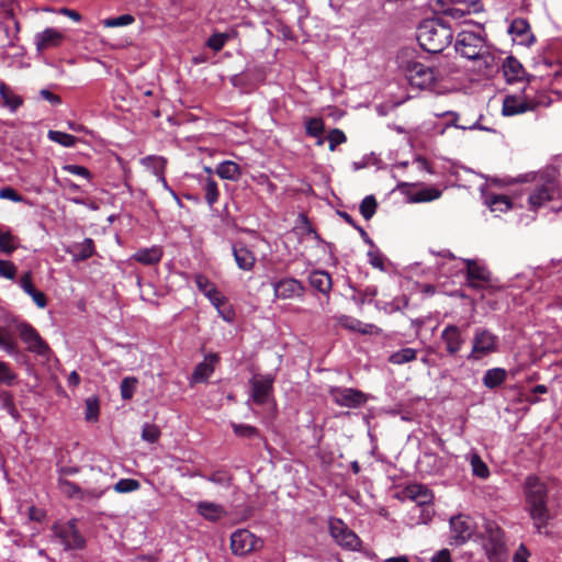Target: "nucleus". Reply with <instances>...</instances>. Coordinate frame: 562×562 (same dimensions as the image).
Segmentation results:
<instances>
[{"instance_id":"nucleus-1","label":"nucleus","mask_w":562,"mask_h":562,"mask_svg":"<svg viewBox=\"0 0 562 562\" xmlns=\"http://www.w3.org/2000/svg\"><path fill=\"white\" fill-rule=\"evenodd\" d=\"M526 181H533L535 188L528 196V210L537 212L560 194V183L553 168H544L526 175Z\"/></svg>"},{"instance_id":"nucleus-2","label":"nucleus","mask_w":562,"mask_h":562,"mask_svg":"<svg viewBox=\"0 0 562 562\" xmlns=\"http://www.w3.org/2000/svg\"><path fill=\"white\" fill-rule=\"evenodd\" d=\"M451 27L440 19L425 20L417 32L420 47L431 54L441 53L452 41Z\"/></svg>"},{"instance_id":"nucleus-3","label":"nucleus","mask_w":562,"mask_h":562,"mask_svg":"<svg viewBox=\"0 0 562 562\" xmlns=\"http://www.w3.org/2000/svg\"><path fill=\"white\" fill-rule=\"evenodd\" d=\"M456 52L469 60H482L488 65L493 58L486 43L484 30L477 32L463 30L458 33L454 44Z\"/></svg>"},{"instance_id":"nucleus-4","label":"nucleus","mask_w":562,"mask_h":562,"mask_svg":"<svg viewBox=\"0 0 562 562\" xmlns=\"http://www.w3.org/2000/svg\"><path fill=\"white\" fill-rule=\"evenodd\" d=\"M483 549L490 562H502L506 553V540L502 528L492 520H485Z\"/></svg>"},{"instance_id":"nucleus-5","label":"nucleus","mask_w":562,"mask_h":562,"mask_svg":"<svg viewBox=\"0 0 562 562\" xmlns=\"http://www.w3.org/2000/svg\"><path fill=\"white\" fill-rule=\"evenodd\" d=\"M53 540L63 546L65 551L82 550L86 539L77 528V519L58 521L52 526Z\"/></svg>"},{"instance_id":"nucleus-6","label":"nucleus","mask_w":562,"mask_h":562,"mask_svg":"<svg viewBox=\"0 0 562 562\" xmlns=\"http://www.w3.org/2000/svg\"><path fill=\"white\" fill-rule=\"evenodd\" d=\"M498 336L486 328H475L472 338V348L467 356L469 361H480L498 350Z\"/></svg>"},{"instance_id":"nucleus-7","label":"nucleus","mask_w":562,"mask_h":562,"mask_svg":"<svg viewBox=\"0 0 562 562\" xmlns=\"http://www.w3.org/2000/svg\"><path fill=\"white\" fill-rule=\"evenodd\" d=\"M403 69L408 82L419 89H428L437 80L435 69L417 60L407 61Z\"/></svg>"},{"instance_id":"nucleus-8","label":"nucleus","mask_w":562,"mask_h":562,"mask_svg":"<svg viewBox=\"0 0 562 562\" xmlns=\"http://www.w3.org/2000/svg\"><path fill=\"white\" fill-rule=\"evenodd\" d=\"M329 395L336 405L346 408H360L369 400L368 394L352 387L331 386Z\"/></svg>"},{"instance_id":"nucleus-9","label":"nucleus","mask_w":562,"mask_h":562,"mask_svg":"<svg viewBox=\"0 0 562 562\" xmlns=\"http://www.w3.org/2000/svg\"><path fill=\"white\" fill-rule=\"evenodd\" d=\"M329 531L334 540L344 549L358 551L361 540L341 519H330Z\"/></svg>"},{"instance_id":"nucleus-10","label":"nucleus","mask_w":562,"mask_h":562,"mask_svg":"<svg viewBox=\"0 0 562 562\" xmlns=\"http://www.w3.org/2000/svg\"><path fill=\"white\" fill-rule=\"evenodd\" d=\"M274 376L272 374H258L249 380L250 397L257 405L269 403L273 394Z\"/></svg>"},{"instance_id":"nucleus-11","label":"nucleus","mask_w":562,"mask_h":562,"mask_svg":"<svg viewBox=\"0 0 562 562\" xmlns=\"http://www.w3.org/2000/svg\"><path fill=\"white\" fill-rule=\"evenodd\" d=\"M263 542L247 529H238L231 536V549L236 555H246L261 549Z\"/></svg>"},{"instance_id":"nucleus-12","label":"nucleus","mask_w":562,"mask_h":562,"mask_svg":"<svg viewBox=\"0 0 562 562\" xmlns=\"http://www.w3.org/2000/svg\"><path fill=\"white\" fill-rule=\"evenodd\" d=\"M467 266V284L475 290H484L492 286V274L488 269L472 259H464Z\"/></svg>"},{"instance_id":"nucleus-13","label":"nucleus","mask_w":562,"mask_h":562,"mask_svg":"<svg viewBox=\"0 0 562 562\" xmlns=\"http://www.w3.org/2000/svg\"><path fill=\"white\" fill-rule=\"evenodd\" d=\"M16 330L22 341L27 346L31 352L44 356L49 351L48 345L42 339L38 331L29 323H20Z\"/></svg>"},{"instance_id":"nucleus-14","label":"nucleus","mask_w":562,"mask_h":562,"mask_svg":"<svg viewBox=\"0 0 562 562\" xmlns=\"http://www.w3.org/2000/svg\"><path fill=\"white\" fill-rule=\"evenodd\" d=\"M274 297L279 300H292L302 297L305 292L303 283L294 278H282L271 282Z\"/></svg>"},{"instance_id":"nucleus-15","label":"nucleus","mask_w":562,"mask_h":562,"mask_svg":"<svg viewBox=\"0 0 562 562\" xmlns=\"http://www.w3.org/2000/svg\"><path fill=\"white\" fill-rule=\"evenodd\" d=\"M524 494L526 506L548 503L547 485L537 475L531 474L526 477Z\"/></svg>"},{"instance_id":"nucleus-16","label":"nucleus","mask_w":562,"mask_h":562,"mask_svg":"<svg viewBox=\"0 0 562 562\" xmlns=\"http://www.w3.org/2000/svg\"><path fill=\"white\" fill-rule=\"evenodd\" d=\"M474 533V527L469 517L458 515L450 519V537L454 544L465 543Z\"/></svg>"},{"instance_id":"nucleus-17","label":"nucleus","mask_w":562,"mask_h":562,"mask_svg":"<svg viewBox=\"0 0 562 562\" xmlns=\"http://www.w3.org/2000/svg\"><path fill=\"white\" fill-rule=\"evenodd\" d=\"M526 510L528 512L529 517L532 520V525L536 532L539 535H544L547 537L551 536V531H549L548 529L551 519L548 503L528 505L526 506Z\"/></svg>"},{"instance_id":"nucleus-18","label":"nucleus","mask_w":562,"mask_h":562,"mask_svg":"<svg viewBox=\"0 0 562 562\" xmlns=\"http://www.w3.org/2000/svg\"><path fill=\"white\" fill-rule=\"evenodd\" d=\"M538 104V102L520 95H506L503 100L502 114L504 116L522 114L528 111H535Z\"/></svg>"},{"instance_id":"nucleus-19","label":"nucleus","mask_w":562,"mask_h":562,"mask_svg":"<svg viewBox=\"0 0 562 562\" xmlns=\"http://www.w3.org/2000/svg\"><path fill=\"white\" fill-rule=\"evenodd\" d=\"M508 33L520 45L530 46L536 42V37L531 32V27L527 19L516 18L512 21Z\"/></svg>"},{"instance_id":"nucleus-20","label":"nucleus","mask_w":562,"mask_h":562,"mask_svg":"<svg viewBox=\"0 0 562 562\" xmlns=\"http://www.w3.org/2000/svg\"><path fill=\"white\" fill-rule=\"evenodd\" d=\"M446 345V351L450 356L457 355L463 347L464 337L461 329L456 325H447L440 335Z\"/></svg>"},{"instance_id":"nucleus-21","label":"nucleus","mask_w":562,"mask_h":562,"mask_svg":"<svg viewBox=\"0 0 562 562\" xmlns=\"http://www.w3.org/2000/svg\"><path fill=\"white\" fill-rule=\"evenodd\" d=\"M64 38L65 35L63 32L47 27L35 35L34 43L38 52H44L60 46Z\"/></svg>"},{"instance_id":"nucleus-22","label":"nucleus","mask_w":562,"mask_h":562,"mask_svg":"<svg viewBox=\"0 0 562 562\" xmlns=\"http://www.w3.org/2000/svg\"><path fill=\"white\" fill-rule=\"evenodd\" d=\"M143 166L156 178L157 182H161L165 189H169L165 178V158L160 156H149L146 159H143Z\"/></svg>"},{"instance_id":"nucleus-23","label":"nucleus","mask_w":562,"mask_h":562,"mask_svg":"<svg viewBox=\"0 0 562 562\" xmlns=\"http://www.w3.org/2000/svg\"><path fill=\"white\" fill-rule=\"evenodd\" d=\"M232 250L236 265L239 269L250 271L254 268L256 257L245 245L235 244L233 245Z\"/></svg>"},{"instance_id":"nucleus-24","label":"nucleus","mask_w":562,"mask_h":562,"mask_svg":"<svg viewBox=\"0 0 562 562\" xmlns=\"http://www.w3.org/2000/svg\"><path fill=\"white\" fill-rule=\"evenodd\" d=\"M220 357L217 353H210L205 356L204 361L195 367L192 373V380L194 382H203L207 380L214 372V366Z\"/></svg>"},{"instance_id":"nucleus-25","label":"nucleus","mask_w":562,"mask_h":562,"mask_svg":"<svg viewBox=\"0 0 562 562\" xmlns=\"http://www.w3.org/2000/svg\"><path fill=\"white\" fill-rule=\"evenodd\" d=\"M196 512L209 521H217L226 515L224 506L209 501L199 502L196 504Z\"/></svg>"},{"instance_id":"nucleus-26","label":"nucleus","mask_w":562,"mask_h":562,"mask_svg":"<svg viewBox=\"0 0 562 562\" xmlns=\"http://www.w3.org/2000/svg\"><path fill=\"white\" fill-rule=\"evenodd\" d=\"M213 306L217 310L218 315L226 322L234 319L235 313L233 308L227 304V299L215 289L211 294L206 296Z\"/></svg>"},{"instance_id":"nucleus-27","label":"nucleus","mask_w":562,"mask_h":562,"mask_svg":"<svg viewBox=\"0 0 562 562\" xmlns=\"http://www.w3.org/2000/svg\"><path fill=\"white\" fill-rule=\"evenodd\" d=\"M503 74L507 82H515L524 79L525 69L518 59L508 56L503 63Z\"/></svg>"},{"instance_id":"nucleus-28","label":"nucleus","mask_w":562,"mask_h":562,"mask_svg":"<svg viewBox=\"0 0 562 562\" xmlns=\"http://www.w3.org/2000/svg\"><path fill=\"white\" fill-rule=\"evenodd\" d=\"M310 284L313 289L323 294H329L333 283L328 272L324 270H315L308 277Z\"/></svg>"},{"instance_id":"nucleus-29","label":"nucleus","mask_w":562,"mask_h":562,"mask_svg":"<svg viewBox=\"0 0 562 562\" xmlns=\"http://www.w3.org/2000/svg\"><path fill=\"white\" fill-rule=\"evenodd\" d=\"M406 495L419 506L430 504L434 498L431 491L423 484L408 485Z\"/></svg>"},{"instance_id":"nucleus-30","label":"nucleus","mask_w":562,"mask_h":562,"mask_svg":"<svg viewBox=\"0 0 562 562\" xmlns=\"http://www.w3.org/2000/svg\"><path fill=\"white\" fill-rule=\"evenodd\" d=\"M215 172L222 179L237 181L241 176V169L238 164L232 160H225L217 165Z\"/></svg>"},{"instance_id":"nucleus-31","label":"nucleus","mask_w":562,"mask_h":562,"mask_svg":"<svg viewBox=\"0 0 562 562\" xmlns=\"http://www.w3.org/2000/svg\"><path fill=\"white\" fill-rule=\"evenodd\" d=\"M485 204L492 212H507L512 209V200L504 194H487L485 195Z\"/></svg>"},{"instance_id":"nucleus-32","label":"nucleus","mask_w":562,"mask_h":562,"mask_svg":"<svg viewBox=\"0 0 562 562\" xmlns=\"http://www.w3.org/2000/svg\"><path fill=\"white\" fill-rule=\"evenodd\" d=\"M507 378V372L503 368L488 369L483 376V384L487 389H495L502 385Z\"/></svg>"},{"instance_id":"nucleus-33","label":"nucleus","mask_w":562,"mask_h":562,"mask_svg":"<svg viewBox=\"0 0 562 562\" xmlns=\"http://www.w3.org/2000/svg\"><path fill=\"white\" fill-rule=\"evenodd\" d=\"M94 254V243L91 238H85L72 246V256L76 261H83Z\"/></svg>"},{"instance_id":"nucleus-34","label":"nucleus","mask_w":562,"mask_h":562,"mask_svg":"<svg viewBox=\"0 0 562 562\" xmlns=\"http://www.w3.org/2000/svg\"><path fill=\"white\" fill-rule=\"evenodd\" d=\"M0 409L4 411L15 422L21 417L15 406L13 394L7 390H0Z\"/></svg>"},{"instance_id":"nucleus-35","label":"nucleus","mask_w":562,"mask_h":562,"mask_svg":"<svg viewBox=\"0 0 562 562\" xmlns=\"http://www.w3.org/2000/svg\"><path fill=\"white\" fill-rule=\"evenodd\" d=\"M19 247V239L10 229H3L0 225V252L11 255Z\"/></svg>"},{"instance_id":"nucleus-36","label":"nucleus","mask_w":562,"mask_h":562,"mask_svg":"<svg viewBox=\"0 0 562 562\" xmlns=\"http://www.w3.org/2000/svg\"><path fill=\"white\" fill-rule=\"evenodd\" d=\"M418 350L414 348H403L395 352H393L389 357V362L396 366H402L408 362H412L417 359Z\"/></svg>"},{"instance_id":"nucleus-37","label":"nucleus","mask_w":562,"mask_h":562,"mask_svg":"<svg viewBox=\"0 0 562 562\" xmlns=\"http://www.w3.org/2000/svg\"><path fill=\"white\" fill-rule=\"evenodd\" d=\"M58 490L69 498H82L83 492L79 485L64 477H58Z\"/></svg>"},{"instance_id":"nucleus-38","label":"nucleus","mask_w":562,"mask_h":562,"mask_svg":"<svg viewBox=\"0 0 562 562\" xmlns=\"http://www.w3.org/2000/svg\"><path fill=\"white\" fill-rule=\"evenodd\" d=\"M339 324L347 329L362 334H370L371 329L373 328V325L363 324L360 321L349 316L339 317Z\"/></svg>"},{"instance_id":"nucleus-39","label":"nucleus","mask_w":562,"mask_h":562,"mask_svg":"<svg viewBox=\"0 0 562 562\" xmlns=\"http://www.w3.org/2000/svg\"><path fill=\"white\" fill-rule=\"evenodd\" d=\"M47 137L49 140L55 142L67 148L75 147L77 144V137L60 131H48Z\"/></svg>"},{"instance_id":"nucleus-40","label":"nucleus","mask_w":562,"mask_h":562,"mask_svg":"<svg viewBox=\"0 0 562 562\" xmlns=\"http://www.w3.org/2000/svg\"><path fill=\"white\" fill-rule=\"evenodd\" d=\"M204 199L210 206H213L218 200V188L212 177H207L203 183Z\"/></svg>"},{"instance_id":"nucleus-41","label":"nucleus","mask_w":562,"mask_h":562,"mask_svg":"<svg viewBox=\"0 0 562 562\" xmlns=\"http://www.w3.org/2000/svg\"><path fill=\"white\" fill-rule=\"evenodd\" d=\"M0 95L11 111H15L23 102L21 97L13 93L5 83L0 85Z\"/></svg>"},{"instance_id":"nucleus-42","label":"nucleus","mask_w":562,"mask_h":562,"mask_svg":"<svg viewBox=\"0 0 562 562\" xmlns=\"http://www.w3.org/2000/svg\"><path fill=\"white\" fill-rule=\"evenodd\" d=\"M441 195V191L438 190L437 188H434V187H429V188H423L418 191H416L411 200L412 202H415V203H420V202H430V201H434L438 198H440Z\"/></svg>"},{"instance_id":"nucleus-43","label":"nucleus","mask_w":562,"mask_h":562,"mask_svg":"<svg viewBox=\"0 0 562 562\" xmlns=\"http://www.w3.org/2000/svg\"><path fill=\"white\" fill-rule=\"evenodd\" d=\"M18 374L12 367L0 360V385L12 386L16 383Z\"/></svg>"},{"instance_id":"nucleus-44","label":"nucleus","mask_w":562,"mask_h":562,"mask_svg":"<svg viewBox=\"0 0 562 562\" xmlns=\"http://www.w3.org/2000/svg\"><path fill=\"white\" fill-rule=\"evenodd\" d=\"M470 464L472 473L480 479H487L490 476V470L486 463L476 453H473L470 458Z\"/></svg>"},{"instance_id":"nucleus-45","label":"nucleus","mask_w":562,"mask_h":562,"mask_svg":"<svg viewBox=\"0 0 562 562\" xmlns=\"http://www.w3.org/2000/svg\"><path fill=\"white\" fill-rule=\"evenodd\" d=\"M0 349L4 350L9 355L16 352V342L11 333L3 327H0Z\"/></svg>"},{"instance_id":"nucleus-46","label":"nucleus","mask_w":562,"mask_h":562,"mask_svg":"<svg viewBox=\"0 0 562 562\" xmlns=\"http://www.w3.org/2000/svg\"><path fill=\"white\" fill-rule=\"evenodd\" d=\"M138 380L134 376L124 378L120 385V392L123 400H131L137 389Z\"/></svg>"},{"instance_id":"nucleus-47","label":"nucleus","mask_w":562,"mask_h":562,"mask_svg":"<svg viewBox=\"0 0 562 562\" xmlns=\"http://www.w3.org/2000/svg\"><path fill=\"white\" fill-rule=\"evenodd\" d=\"M231 38V33H214L209 37L206 46L217 53L225 46L227 41Z\"/></svg>"},{"instance_id":"nucleus-48","label":"nucleus","mask_w":562,"mask_h":562,"mask_svg":"<svg viewBox=\"0 0 562 562\" xmlns=\"http://www.w3.org/2000/svg\"><path fill=\"white\" fill-rule=\"evenodd\" d=\"M325 125L321 117H311L305 122L306 134L311 137H319L324 133Z\"/></svg>"},{"instance_id":"nucleus-49","label":"nucleus","mask_w":562,"mask_h":562,"mask_svg":"<svg viewBox=\"0 0 562 562\" xmlns=\"http://www.w3.org/2000/svg\"><path fill=\"white\" fill-rule=\"evenodd\" d=\"M378 203L373 195H367L360 203V213L364 220H370L376 211Z\"/></svg>"},{"instance_id":"nucleus-50","label":"nucleus","mask_w":562,"mask_h":562,"mask_svg":"<svg viewBox=\"0 0 562 562\" xmlns=\"http://www.w3.org/2000/svg\"><path fill=\"white\" fill-rule=\"evenodd\" d=\"M86 412L85 418L87 422H97L99 418L100 406L99 401L95 396L88 397L86 400Z\"/></svg>"},{"instance_id":"nucleus-51","label":"nucleus","mask_w":562,"mask_h":562,"mask_svg":"<svg viewBox=\"0 0 562 562\" xmlns=\"http://www.w3.org/2000/svg\"><path fill=\"white\" fill-rule=\"evenodd\" d=\"M202 477L206 481H210V482H212L216 485H221V486H229L232 483V475L227 471H224V470L215 471V472L211 473L210 475H202Z\"/></svg>"},{"instance_id":"nucleus-52","label":"nucleus","mask_w":562,"mask_h":562,"mask_svg":"<svg viewBox=\"0 0 562 562\" xmlns=\"http://www.w3.org/2000/svg\"><path fill=\"white\" fill-rule=\"evenodd\" d=\"M135 18L132 14H122L115 18H109L101 21L104 27H119L132 24Z\"/></svg>"},{"instance_id":"nucleus-53","label":"nucleus","mask_w":562,"mask_h":562,"mask_svg":"<svg viewBox=\"0 0 562 562\" xmlns=\"http://www.w3.org/2000/svg\"><path fill=\"white\" fill-rule=\"evenodd\" d=\"M233 431L238 437L244 438H254L259 437V430L250 425H244V424H232Z\"/></svg>"},{"instance_id":"nucleus-54","label":"nucleus","mask_w":562,"mask_h":562,"mask_svg":"<svg viewBox=\"0 0 562 562\" xmlns=\"http://www.w3.org/2000/svg\"><path fill=\"white\" fill-rule=\"evenodd\" d=\"M139 482L135 479H121L114 485L117 493H128L138 490Z\"/></svg>"},{"instance_id":"nucleus-55","label":"nucleus","mask_w":562,"mask_h":562,"mask_svg":"<svg viewBox=\"0 0 562 562\" xmlns=\"http://www.w3.org/2000/svg\"><path fill=\"white\" fill-rule=\"evenodd\" d=\"M162 256V250L158 246H154L151 248L143 250V265H154L157 263Z\"/></svg>"},{"instance_id":"nucleus-56","label":"nucleus","mask_w":562,"mask_h":562,"mask_svg":"<svg viewBox=\"0 0 562 562\" xmlns=\"http://www.w3.org/2000/svg\"><path fill=\"white\" fill-rule=\"evenodd\" d=\"M327 139L329 143V150L334 151L338 145L346 143L347 137L341 130L334 128L328 133Z\"/></svg>"},{"instance_id":"nucleus-57","label":"nucleus","mask_w":562,"mask_h":562,"mask_svg":"<svg viewBox=\"0 0 562 562\" xmlns=\"http://www.w3.org/2000/svg\"><path fill=\"white\" fill-rule=\"evenodd\" d=\"M194 282L198 286V289L207 296L211 294L215 289V284L212 283L203 274H196L194 278Z\"/></svg>"},{"instance_id":"nucleus-58","label":"nucleus","mask_w":562,"mask_h":562,"mask_svg":"<svg viewBox=\"0 0 562 562\" xmlns=\"http://www.w3.org/2000/svg\"><path fill=\"white\" fill-rule=\"evenodd\" d=\"M16 274V267L9 260L0 259V277L13 280Z\"/></svg>"},{"instance_id":"nucleus-59","label":"nucleus","mask_w":562,"mask_h":562,"mask_svg":"<svg viewBox=\"0 0 562 562\" xmlns=\"http://www.w3.org/2000/svg\"><path fill=\"white\" fill-rule=\"evenodd\" d=\"M160 436V430L155 425H145L143 427V440H146L148 442H155L158 440Z\"/></svg>"},{"instance_id":"nucleus-60","label":"nucleus","mask_w":562,"mask_h":562,"mask_svg":"<svg viewBox=\"0 0 562 562\" xmlns=\"http://www.w3.org/2000/svg\"><path fill=\"white\" fill-rule=\"evenodd\" d=\"M0 199L10 200L15 203L24 201V198L11 187H4L0 190Z\"/></svg>"},{"instance_id":"nucleus-61","label":"nucleus","mask_w":562,"mask_h":562,"mask_svg":"<svg viewBox=\"0 0 562 562\" xmlns=\"http://www.w3.org/2000/svg\"><path fill=\"white\" fill-rule=\"evenodd\" d=\"M63 168H64V170H66L67 172L71 173V175L79 176V177H82V178H86V179H90L91 178V172L89 171V169H87L83 166H79V165H65Z\"/></svg>"},{"instance_id":"nucleus-62","label":"nucleus","mask_w":562,"mask_h":562,"mask_svg":"<svg viewBox=\"0 0 562 562\" xmlns=\"http://www.w3.org/2000/svg\"><path fill=\"white\" fill-rule=\"evenodd\" d=\"M530 552L524 543H520L514 553L513 562H528Z\"/></svg>"},{"instance_id":"nucleus-63","label":"nucleus","mask_w":562,"mask_h":562,"mask_svg":"<svg viewBox=\"0 0 562 562\" xmlns=\"http://www.w3.org/2000/svg\"><path fill=\"white\" fill-rule=\"evenodd\" d=\"M46 518V512L36 506L29 508V519L36 522H43Z\"/></svg>"},{"instance_id":"nucleus-64","label":"nucleus","mask_w":562,"mask_h":562,"mask_svg":"<svg viewBox=\"0 0 562 562\" xmlns=\"http://www.w3.org/2000/svg\"><path fill=\"white\" fill-rule=\"evenodd\" d=\"M27 295H30L33 300V302L40 307V308H44L46 305H47V300H46V296L43 292L41 291H37L36 289H34L31 293H29Z\"/></svg>"}]
</instances>
